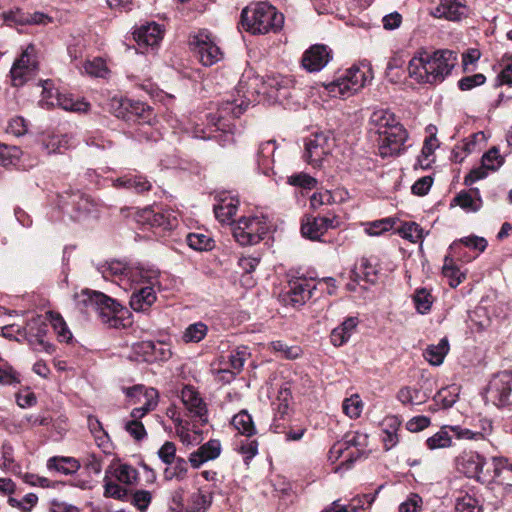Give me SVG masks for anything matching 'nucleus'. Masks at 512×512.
Here are the masks:
<instances>
[{
	"label": "nucleus",
	"mask_w": 512,
	"mask_h": 512,
	"mask_svg": "<svg viewBox=\"0 0 512 512\" xmlns=\"http://www.w3.org/2000/svg\"><path fill=\"white\" fill-rule=\"evenodd\" d=\"M211 504L210 498L201 493H193L189 498V504L186 508V512H205Z\"/></svg>",
	"instance_id": "obj_49"
},
{
	"label": "nucleus",
	"mask_w": 512,
	"mask_h": 512,
	"mask_svg": "<svg viewBox=\"0 0 512 512\" xmlns=\"http://www.w3.org/2000/svg\"><path fill=\"white\" fill-rule=\"evenodd\" d=\"M118 481L124 484H132L138 476L137 470L128 464H120L114 472Z\"/></svg>",
	"instance_id": "obj_51"
},
{
	"label": "nucleus",
	"mask_w": 512,
	"mask_h": 512,
	"mask_svg": "<svg viewBox=\"0 0 512 512\" xmlns=\"http://www.w3.org/2000/svg\"><path fill=\"white\" fill-rule=\"evenodd\" d=\"M156 301L154 288L146 286L134 291L130 297V306L134 311L141 312L148 310Z\"/></svg>",
	"instance_id": "obj_23"
},
{
	"label": "nucleus",
	"mask_w": 512,
	"mask_h": 512,
	"mask_svg": "<svg viewBox=\"0 0 512 512\" xmlns=\"http://www.w3.org/2000/svg\"><path fill=\"white\" fill-rule=\"evenodd\" d=\"M331 49L324 44H315L308 48L302 56V66L308 72H319L331 60Z\"/></svg>",
	"instance_id": "obj_16"
},
{
	"label": "nucleus",
	"mask_w": 512,
	"mask_h": 512,
	"mask_svg": "<svg viewBox=\"0 0 512 512\" xmlns=\"http://www.w3.org/2000/svg\"><path fill=\"white\" fill-rule=\"evenodd\" d=\"M134 275L131 276L132 279L139 278L141 282L149 284V286L153 287L159 285L160 278V270L155 268L154 266H138L133 268Z\"/></svg>",
	"instance_id": "obj_37"
},
{
	"label": "nucleus",
	"mask_w": 512,
	"mask_h": 512,
	"mask_svg": "<svg viewBox=\"0 0 512 512\" xmlns=\"http://www.w3.org/2000/svg\"><path fill=\"white\" fill-rule=\"evenodd\" d=\"M67 144V140L65 136L52 135L49 136L42 141V145L44 149L47 150L49 154L51 153H61V148Z\"/></svg>",
	"instance_id": "obj_61"
},
{
	"label": "nucleus",
	"mask_w": 512,
	"mask_h": 512,
	"mask_svg": "<svg viewBox=\"0 0 512 512\" xmlns=\"http://www.w3.org/2000/svg\"><path fill=\"white\" fill-rule=\"evenodd\" d=\"M113 186L116 188H125L132 190L135 193L142 194L151 190L152 183L145 176L128 174L117 178L114 181Z\"/></svg>",
	"instance_id": "obj_22"
},
{
	"label": "nucleus",
	"mask_w": 512,
	"mask_h": 512,
	"mask_svg": "<svg viewBox=\"0 0 512 512\" xmlns=\"http://www.w3.org/2000/svg\"><path fill=\"white\" fill-rule=\"evenodd\" d=\"M97 270L102 274L105 279L110 277L125 276L131 278L134 275L133 268L127 263L112 260L101 263L97 266Z\"/></svg>",
	"instance_id": "obj_25"
},
{
	"label": "nucleus",
	"mask_w": 512,
	"mask_h": 512,
	"mask_svg": "<svg viewBox=\"0 0 512 512\" xmlns=\"http://www.w3.org/2000/svg\"><path fill=\"white\" fill-rule=\"evenodd\" d=\"M58 208L73 221L96 217L100 203L79 189H68L58 195Z\"/></svg>",
	"instance_id": "obj_3"
},
{
	"label": "nucleus",
	"mask_w": 512,
	"mask_h": 512,
	"mask_svg": "<svg viewBox=\"0 0 512 512\" xmlns=\"http://www.w3.org/2000/svg\"><path fill=\"white\" fill-rule=\"evenodd\" d=\"M413 301L417 311L425 314L431 309L433 298L427 289L420 288L415 291Z\"/></svg>",
	"instance_id": "obj_46"
},
{
	"label": "nucleus",
	"mask_w": 512,
	"mask_h": 512,
	"mask_svg": "<svg viewBox=\"0 0 512 512\" xmlns=\"http://www.w3.org/2000/svg\"><path fill=\"white\" fill-rule=\"evenodd\" d=\"M503 163V158L496 147H492L482 156V166L487 170L495 171Z\"/></svg>",
	"instance_id": "obj_52"
},
{
	"label": "nucleus",
	"mask_w": 512,
	"mask_h": 512,
	"mask_svg": "<svg viewBox=\"0 0 512 512\" xmlns=\"http://www.w3.org/2000/svg\"><path fill=\"white\" fill-rule=\"evenodd\" d=\"M241 24L254 35L277 33L284 25V15L267 2H257L242 10Z\"/></svg>",
	"instance_id": "obj_2"
},
{
	"label": "nucleus",
	"mask_w": 512,
	"mask_h": 512,
	"mask_svg": "<svg viewBox=\"0 0 512 512\" xmlns=\"http://www.w3.org/2000/svg\"><path fill=\"white\" fill-rule=\"evenodd\" d=\"M157 405V392L154 389H150L148 395L144 398L142 406L134 408L130 416L134 419L143 418L148 412L154 410Z\"/></svg>",
	"instance_id": "obj_41"
},
{
	"label": "nucleus",
	"mask_w": 512,
	"mask_h": 512,
	"mask_svg": "<svg viewBox=\"0 0 512 512\" xmlns=\"http://www.w3.org/2000/svg\"><path fill=\"white\" fill-rule=\"evenodd\" d=\"M125 430L136 440L141 441L147 436L146 429L140 419H134L128 421L125 424Z\"/></svg>",
	"instance_id": "obj_62"
},
{
	"label": "nucleus",
	"mask_w": 512,
	"mask_h": 512,
	"mask_svg": "<svg viewBox=\"0 0 512 512\" xmlns=\"http://www.w3.org/2000/svg\"><path fill=\"white\" fill-rule=\"evenodd\" d=\"M370 70H362L353 66L345 74L325 85V89L332 97L347 98L363 88L368 80Z\"/></svg>",
	"instance_id": "obj_7"
},
{
	"label": "nucleus",
	"mask_w": 512,
	"mask_h": 512,
	"mask_svg": "<svg viewBox=\"0 0 512 512\" xmlns=\"http://www.w3.org/2000/svg\"><path fill=\"white\" fill-rule=\"evenodd\" d=\"M486 398L497 407L512 405V371H502L493 376Z\"/></svg>",
	"instance_id": "obj_12"
},
{
	"label": "nucleus",
	"mask_w": 512,
	"mask_h": 512,
	"mask_svg": "<svg viewBox=\"0 0 512 512\" xmlns=\"http://www.w3.org/2000/svg\"><path fill=\"white\" fill-rule=\"evenodd\" d=\"M341 441L346 450L351 447L356 448V450H365L368 445V435L360 432L347 433Z\"/></svg>",
	"instance_id": "obj_48"
},
{
	"label": "nucleus",
	"mask_w": 512,
	"mask_h": 512,
	"mask_svg": "<svg viewBox=\"0 0 512 512\" xmlns=\"http://www.w3.org/2000/svg\"><path fill=\"white\" fill-rule=\"evenodd\" d=\"M457 205L467 211L476 212L480 209L482 200L479 190L474 188L471 192L462 191L453 200Z\"/></svg>",
	"instance_id": "obj_31"
},
{
	"label": "nucleus",
	"mask_w": 512,
	"mask_h": 512,
	"mask_svg": "<svg viewBox=\"0 0 512 512\" xmlns=\"http://www.w3.org/2000/svg\"><path fill=\"white\" fill-rule=\"evenodd\" d=\"M152 109L145 103L130 99V107L123 120L138 124H149L152 119Z\"/></svg>",
	"instance_id": "obj_24"
},
{
	"label": "nucleus",
	"mask_w": 512,
	"mask_h": 512,
	"mask_svg": "<svg viewBox=\"0 0 512 512\" xmlns=\"http://www.w3.org/2000/svg\"><path fill=\"white\" fill-rule=\"evenodd\" d=\"M486 461L485 458L475 452L464 453L458 459V470L469 478H479Z\"/></svg>",
	"instance_id": "obj_19"
},
{
	"label": "nucleus",
	"mask_w": 512,
	"mask_h": 512,
	"mask_svg": "<svg viewBox=\"0 0 512 512\" xmlns=\"http://www.w3.org/2000/svg\"><path fill=\"white\" fill-rule=\"evenodd\" d=\"M57 103L64 110L74 111V112H87L89 109V104L86 102L74 101L71 98H68L64 95H58Z\"/></svg>",
	"instance_id": "obj_56"
},
{
	"label": "nucleus",
	"mask_w": 512,
	"mask_h": 512,
	"mask_svg": "<svg viewBox=\"0 0 512 512\" xmlns=\"http://www.w3.org/2000/svg\"><path fill=\"white\" fill-rule=\"evenodd\" d=\"M186 241L196 251H208L214 247V240L205 233H189Z\"/></svg>",
	"instance_id": "obj_38"
},
{
	"label": "nucleus",
	"mask_w": 512,
	"mask_h": 512,
	"mask_svg": "<svg viewBox=\"0 0 512 512\" xmlns=\"http://www.w3.org/2000/svg\"><path fill=\"white\" fill-rule=\"evenodd\" d=\"M398 233L402 238L410 241L411 243H417L419 241L422 243L423 239L428 234V232H425L418 223L413 221L404 222L398 229ZM420 247H422V244Z\"/></svg>",
	"instance_id": "obj_32"
},
{
	"label": "nucleus",
	"mask_w": 512,
	"mask_h": 512,
	"mask_svg": "<svg viewBox=\"0 0 512 512\" xmlns=\"http://www.w3.org/2000/svg\"><path fill=\"white\" fill-rule=\"evenodd\" d=\"M190 45L204 66H212L222 58L220 48L206 30H201L194 35L190 40Z\"/></svg>",
	"instance_id": "obj_15"
},
{
	"label": "nucleus",
	"mask_w": 512,
	"mask_h": 512,
	"mask_svg": "<svg viewBox=\"0 0 512 512\" xmlns=\"http://www.w3.org/2000/svg\"><path fill=\"white\" fill-rule=\"evenodd\" d=\"M322 225L319 217L307 216L302 221L301 233L310 240H320L321 236L325 234L321 229Z\"/></svg>",
	"instance_id": "obj_33"
},
{
	"label": "nucleus",
	"mask_w": 512,
	"mask_h": 512,
	"mask_svg": "<svg viewBox=\"0 0 512 512\" xmlns=\"http://www.w3.org/2000/svg\"><path fill=\"white\" fill-rule=\"evenodd\" d=\"M239 201L234 198L220 199V203L214 206V213L221 223H230L238 209Z\"/></svg>",
	"instance_id": "obj_29"
},
{
	"label": "nucleus",
	"mask_w": 512,
	"mask_h": 512,
	"mask_svg": "<svg viewBox=\"0 0 512 512\" xmlns=\"http://www.w3.org/2000/svg\"><path fill=\"white\" fill-rule=\"evenodd\" d=\"M78 297V303L97 312L102 318V322L116 326L118 322L116 314L122 310V306L115 299L102 292L89 289L83 290Z\"/></svg>",
	"instance_id": "obj_5"
},
{
	"label": "nucleus",
	"mask_w": 512,
	"mask_h": 512,
	"mask_svg": "<svg viewBox=\"0 0 512 512\" xmlns=\"http://www.w3.org/2000/svg\"><path fill=\"white\" fill-rule=\"evenodd\" d=\"M269 227L266 218L261 216L241 217L232 227L235 240L242 246L255 245L263 240Z\"/></svg>",
	"instance_id": "obj_8"
},
{
	"label": "nucleus",
	"mask_w": 512,
	"mask_h": 512,
	"mask_svg": "<svg viewBox=\"0 0 512 512\" xmlns=\"http://www.w3.org/2000/svg\"><path fill=\"white\" fill-rule=\"evenodd\" d=\"M486 82V77L482 73L462 77L458 81V88L461 91H469L475 87L481 86Z\"/></svg>",
	"instance_id": "obj_58"
},
{
	"label": "nucleus",
	"mask_w": 512,
	"mask_h": 512,
	"mask_svg": "<svg viewBox=\"0 0 512 512\" xmlns=\"http://www.w3.org/2000/svg\"><path fill=\"white\" fill-rule=\"evenodd\" d=\"M385 425L389 429L384 430V436L382 438L385 450L392 449L398 443L397 429L400 426V422L397 417H389L385 420Z\"/></svg>",
	"instance_id": "obj_39"
},
{
	"label": "nucleus",
	"mask_w": 512,
	"mask_h": 512,
	"mask_svg": "<svg viewBox=\"0 0 512 512\" xmlns=\"http://www.w3.org/2000/svg\"><path fill=\"white\" fill-rule=\"evenodd\" d=\"M47 320V316H33L27 320L23 328L17 330V333L23 337L34 351H44L52 354L55 351V347L45 339L48 332Z\"/></svg>",
	"instance_id": "obj_9"
},
{
	"label": "nucleus",
	"mask_w": 512,
	"mask_h": 512,
	"mask_svg": "<svg viewBox=\"0 0 512 512\" xmlns=\"http://www.w3.org/2000/svg\"><path fill=\"white\" fill-rule=\"evenodd\" d=\"M354 279L363 278L368 283H375L377 280L378 270L376 263L371 258L362 257L359 266L352 271Z\"/></svg>",
	"instance_id": "obj_30"
},
{
	"label": "nucleus",
	"mask_w": 512,
	"mask_h": 512,
	"mask_svg": "<svg viewBox=\"0 0 512 512\" xmlns=\"http://www.w3.org/2000/svg\"><path fill=\"white\" fill-rule=\"evenodd\" d=\"M449 342L446 337L442 338L437 345H429L423 355L424 358L432 365L438 366L449 352Z\"/></svg>",
	"instance_id": "obj_28"
},
{
	"label": "nucleus",
	"mask_w": 512,
	"mask_h": 512,
	"mask_svg": "<svg viewBox=\"0 0 512 512\" xmlns=\"http://www.w3.org/2000/svg\"><path fill=\"white\" fill-rule=\"evenodd\" d=\"M379 137V155L386 158L397 156L405 150L404 144L408 138V133L403 125L399 123L389 130H383V135Z\"/></svg>",
	"instance_id": "obj_14"
},
{
	"label": "nucleus",
	"mask_w": 512,
	"mask_h": 512,
	"mask_svg": "<svg viewBox=\"0 0 512 512\" xmlns=\"http://www.w3.org/2000/svg\"><path fill=\"white\" fill-rule=\"evenodd\" d=\"M232 425L242 435L251 437L256 434V428L254 426L252 416L246 411L242 410L232 418Z\"/></svg>",
	"instance_id": "obj_35"
},
{
	"label": "nucleus",
	"mask_w": 512,
	"mask_h": 512,
	"mask_svg": "<svg viewBox=\"0 0 512 512\" xmlns=\"http://www.w3.org/2000/svg\"><path fill=\"white\" fill-rule=\"evenodd\" d=\"M46 316L47 319L51 322L59 341L69 342L73 336L63 317L54 311H48Z\"/></svg>",
	"instance_id": "obj_36"
},
{
	"label": "nucleus",
	"mask_w": 512,
	"mask_h": 512,
	"mask_svg": "<svg viewBox=\"0 0 512 512\" xmlns=\"http://www.w3.org/2000/svg\"><path fill=\"white\" fill-rule=\"evenodd\" d=\"M247 107L248 102L244 100H241L240 103H237V100H227L222 102L216 114H209L207 116L209 123L217 127L218 133L211 136L206 135L202 131L203 134H196V137L202 139L214 138L222 146L232 143L234 141L233 134L224 129L228 126L224 121L228 116H231L232 118L240 117L246 111Z\"/></svg>",
	"instance_id": "obj_4"
},
{
	"label": "nucleus",
	"mask_w": 512,
	"mask_h": 512,
	"mask_svg": "<svg viewBox=\"0 0 512 512\" xmlns=\"http://www.w3.org/2000/svg\"><path fill=\"white\" fill-rule=\"evenodd\" d=\"M394 224L395 221L392 218H384L369 223L365 231L371 236H378L383 232L390 230Z\"/></svg>",
	"instance_id": "obj_55"
},
{
	"label": "nucleus",
	"mask_w": 512,
	"mask_h": 512,
	"mask_svg": "<svg viewBox=\"0 0 512 512\" xmlns=\"http://www.w3.org/2000/svg\"><path fill=\"white\" fill-rule=\"evenodd\" d=\"M344 413L352 419H356L360 416L362 411V402L358 395L352 396L351 398L343 401Z\"/></svg>",
	"instance_id": "obj_57"
},
{
	"label": "nucleus",
	"mask_w": 512,
	"mask_h": 512,
	"mask_svg": "<svg viewBox=\"0 0 512 512\" xmlns=\"http://www.w3.org/2000/svg\"><path fill=\"white\" fill-rule=\"evenodd\" d=\"M128 107H130V99L128 98L115 96L109 102V111L117 118L124 119Z\"/></svg>",
	"instance_id": "obj_54"
},
{
	"label": "nucleus",
	"mask_w": 512,
	"mask_h": 512,
	"mask_svg": "<svg viewBox=\"0 0 512 512\" xmlns=\"http://www.w3.org/2000/svg\"><path fill=\"white\" fill-rule=\"evenodd\" d=\"M20 383L19 374L12 366L5 364L0 366V385H15Z\"/></svg>",
	"instance_id": "obj_63"
},
{
	"label": "nucleus",
	"mask_w": 512,
	"mask_h": 512,
	"mask_svg": "<svg viewBox=\"0 0 512 512\" xmlns=\"http://www.w3.org/2000/svg\"><path fill=\"white\" fill-rule=\"evenodd\" d=\"M333 139L324 132L316 133L305 142L303 159L312 167L319 168L331 153Z\"/></svg>",
	"instance_id": "obj_13"
},
{
	"label": "nucleus",
	"mask_w": 512,
	"mask_h": 512,
	"mask_svg": "<svg viewBox=\"0 0 512 512\" xmlns=\"http://www.w3.org/2000/svg\"><path fill=\"white\" fill-rule=\"evenodd\" d=\"M456 512H481V506L476 498L469 494H465L456 500Z\"/></svg>",
	"instance_id": "obj_50"
},
{
	"label": "nucleus",
	"mask_w": 512,
	"mask_h": 512,
	"mask_svg": "<svg viewBox=\"0 0 512 512\" xmlns=\"http://www.w3.org/2000/svg\"><path fill=\"white\" fill-rule=\"evenodd\" d=\"M459 396V387L451 385L440 389L433 397L435 403L443 409L452 407Z\"/></svg>",
	"instance_id": "obj_34"
},
{
	"label": "nucleus",
	"mask_w": 512,
	"mask_h": 512,
	"mask_svg": "<svg viewBox=\"0 0 512 512\" xmlns=\"http://www.w3.org/2000/svg\"><path fill=\"white\" fill-rule=\"evenodd\" d=\"M161 461L167 465H172L176 457V446L173 442L166 441L157 452Z\"/></svg>",
	"instance_id": "obj_64"
},
{
	"label": "nucleus",
	"mask_w": 512,
	"mask_h": 512,
	"mask_svg": "<svg viewBox=\"0 0 512 512\" xmlns=\"http://www.w3.org/2000/svg\"><path fill=\"white\" fill-rule=\"evenodd\" d=\"M287 182L290 185L298 186L308 190L315 188L317 185V180L306 173L293 174L288 177Z\"/></svg>",
	"instance_id": "obj_53"
},
{
	"label": "nucleus",
	"mask_w": 512,
	"mask_h": 512,
	"mask_svg": "<svg viewBox=\"0 0 512 512\" xmlns=\"http://www.w3.org/2000/svg\"><path fill=\"white\" fill-rule=\"evenodd\" d=\"M81 467L78 459L74 457L54 456L48 459L47 468L65 475L76 473Z\"/></svg>",
	"instance_id": "obj_26"
},
{
	"label": "nucleus",
	"mask_w": 512,
	"mask_h": 512,
	"mask_svg": "<svg viewBox=\"0 0 512 512\" xmlns=\"http://www.w3.org/2000/svg\"><path fill=\"white\" fill-rule=\"evenodd\" d=\"M163 33L164 31L161 25L155 22H150L137 28L133 35L134 40L139 46L153 47L158 45V43L161 41Z\"/></svg>",
	"instance_id": "obj_18"
},
{
	"label": "nucleus",
	"mask_w": 512,
	"mask_h": 512,
	"mask_svg": "<svg viewBox=\"0 0 512 512\" xmlns=\"http://www.w3.org/2000/svg\"><path fill=\"white\" fill-rule=\"evenodd\" d=\"M136 223L153 230L155 235L164 236L178 226V219L170 212L156 211L152 207L131 209Z\"/></svg>",
	"instance_id": "obj_6"
},
{
	"label": "nucleus",
	"mask_w": 512,
	"mask_h": 512,
	"mask_svg": "<svg viewBox=\"0 0 512 512\" xmlns=\"http://www.w3.org/2000/svg\"><path fill=\"white\" fill-rule=\"evenodd\" d=\"M38 70L36 47L29 44L23 50L21 56L14 62L11 70V82L15 87L23 86L28 80L35 76Z\"/></svg>",
	"instance_id": "obj_11"
},
{
	"label": "nucleus",
	"mask_w": 512,
	"mask_h": 512,
	"mask_svg": "<svg viewBox=\"0 0 512 512\" xmlns=\"http://www.w3.org/2000/svg\"><path fill=\"white\" fill-rule=\"evenodd\" d=\"M442 273L450 279V286L454 288L465 278V275L454 265L453 259L448 256L445 257Z\"/></svg>",
	"instance_id": "obj_43"
},
{
	"label": "nucleus",
	"mask_w": 512,
	"mask_h": 512,
	"mask_svg": "<svg viewBox=\"0 0 512 512\" xmlns=\"http://www.w3.org/2000/svg\"><path fill=\"white\" fill-rule=\"evenodd\" d=\"M315 288L316 286L312 280L305 277H295L288 281L279 297L284 305L298 308L311 298Z\"/></svg>",
	"instance_id": "obj_10"
},
{
	"label": "nucleus",
	"mask_w": 512,
	"mask_h": 512,
	"mask_svg": "<svg viewBox=\"0 0 512 512\" xmlns=\"http://www.w3.org/2000/svg\"><path fill=\"white\" fill-rule=\"evenodd\" d=\"M370 123L376 128L379 136L383 135V130H389L392 126L399 124L394 113L388 110L374 111L370 117Z\"/></svg>",
	"instance_id": "obj_27"
},
{
	"label": "nucleus",
	"mask_w": 512,
	"mask_h": 512,
	"mask_svg": "<svg viewBox=\"0 0 512 512\" xmlns=\"http://www.w3.org/2000/svg\"><path fill=\"white\" fill-rule=\"evenodd\" d=\"M182 401L193 417L199 418L202 424L207 423V408L202 398L191 388L182 391Z\"/></svg>",
	"instance_id": "obj_20"
},
{
	"label": "nucleus",
	"mask_w": 512,
	"mask_h": 512,
	"mask_svg": "<svg viewBox=\"0 0 512 512\" xmlns=\"http://www.w3.org/2000/svg\"><path fill=\"white\" fill-rule=\"evenodd\" d=\"M427 447L431 450L446 448L452 445V437L446 427L441 428L433 436L426 440Z\"/></svg>",
	"instance_id": "obj_44"
},
{
	"label": "nucleus",
	"mask_w": 512,
	"mask_h": 512,
	"mask_svg": "<svg viewBox=\"0 0 512 512\" xmlns=\"http://www.w3.org/2000/svg\"><path fill=\"white\" fill-rule=\"evenodd\" d=\"M251 356L249 352V348L247 346H239L233 351H231L228 356V364L229 366L226 368H220L219 373L228 374L229 378L227 382H230L235 378L237 374H239L247 359Z\"/></svg>",
	"instance_id": "obj_21"
},
{
	"label": "nucleus",
	"mask_w": 512,
	"mask_h": 512,
	"mask_svg": "<svg viewBox=\"0 0 512 512\" xmlns=\"http://www.w3.org/2000/svg\"><path fill=\"white\" fill-rule=\"evenodd\" d=\"M276 150L275 141L269 140L261 143L257 152V161L259 166L268 168L273 162V156Z\"/></svg>",
	"instance_id": "obj_45"
},
{
	"label": "nucleus",
	"mask_w": 512,
	"mask_h": 512,
	"mask_svg": "<svg viewBox=\"0 0 512 512\" xmlns=\"http://www.w3.org/2000/svg\"><path fill=\"white\" fill-rule=\"evenodd\" d=\"M172 465V467L165 469L164 478L166 480H172L174 478L183 480L186 477L188 471L187 461L184 458L177 457Z\"/></svg>",
	"instance_id": "obj_42"
},
{
	"label": "nucleus",
	"mask_w": 512,
	"mask_h": 512,
	"mask_svg": "<svg viewBox=\"0 0 512 512\" xmlns=\"http://www.w3.org/2000/svg\"><path fill=\"white\" fill-rule=\"evenodd\" d=\"M431 15L435 18H444L449 21H460L468 16L466 0H440Z\"/></svg>",
	"instance_id": "obj_17"
},
{
	"label": "nucleus",
	"mask_w": 512,
	"mask_h": 512,
	"mask_svg": "<svg viewBox=\"0 0 512 512\" xmlns=\"http://www.w3.org/2000/svg\"><path fill=\"white\" fill-rule=\"evenodd\" d=\"M271 347L275 352L283 353L286 359H296L301 354V349L298 346H288L282 341L271 342Z\"/></svg>",
	"instance_id": "obj_60"
},
{
	"label": "nucleus",
	"mask_w": 512,
	"mask_h": 512,
	"mask_svg": "<svg viewBox=\"0 0 512 512\" xmlns=\"http://www.w3.org/2000/svg\"><path fill=\"white\" fill-rule=\"evenodd\" d=\"M87 74L95 77H105L108 70L106 64L101 58H94L92 61H87L84 65Z\"/></svg>",
	"instance_id": "obj_59"
},
{
	"label": "nucleus",
	"mask_w": 512,
	"mask_h": 512,
	"mask_svg": "<svg viewBox=\"0 0 512 512\" xmlns=\"http://www.w3.org/2000/svg\"><path fill=\"white\" fill-rule=\"evenodd\" d=\"M20 155V148L0 143V165L5 167L15 165L18 162Z\"/></svg>",
	"instance_id": "obj_47"
},
{
	"label": "nucleus",
	"mask_w": 512,
	"mask_h": 512,
	"mask_svg": "<svg viewBox=\"0 0 512 512\" xmlns=\"http://www.w3.org/2000/svg\"><path fill=\"white\" fill-rule=\"evenodd\" d=\"M208 327L203 322L190 324L184 331L182 339L185 343H198L205 338Z\"/></svg>",
	"instance_id": "obj_40"
},
{
	"label": "nucleus",
	"mask_w": 512,
	"mask_h": 512,
	"mask_svg": "<svg viewBox=\"0 0 512 512\" xmlns=\"http://www.w3.org/2000/svg\"><path fill=\"white\" fill-rule=\"evenodd\" d=\"M457 53L449 49L417 51L408 63V75L418 84H441L455 68Z\"/></svg>",
	"instance_id": "obj_1"
}]
</instances>
